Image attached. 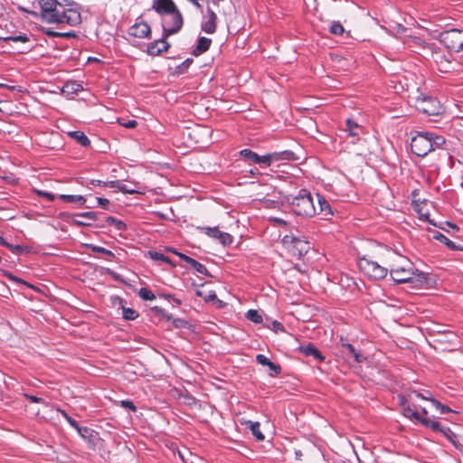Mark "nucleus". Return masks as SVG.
<instances>
[{
	"instance_id": "obj_1",
	"label": "nucleus",
	"mask_w": 463,
	"mask_h": 463,
	"mask_svg": "<svg viewBox=\"0 0 463 463\" xmlns=\"http://www.w3.org/2000/svg\"><path fill=\"white\" fill-rule=\"evenodd\" d=\"M380 261L388 266V272L392 279L397 283H414L416 286L427 282V275L419 272L414 264L405 256L392 250L383 248L380 251Z\"/></svg>"
},
{
	"instance_id": "obj_2",
	"label": "nucleus",
	"mask_w": 463,
	"mask_h": 463,
	"mask_svg": "<svg viewBox=\"0 0 463 463\" xmlns=\"http://www.w3.org/2000/svg\"><path fill=\"white\" fill-rule=\"evenodd\" d=\"M42 18L52 24H80L81 16L77 5L70 0H40Z\"/></svg>"
},
{
	"instance_id": "obj_3",
	"label": "nucleus",
	"mask_w": 463,
	"mask_h": 463,
	"mask_svg": "<svg viewBox=\"0 0 463 463\" xmlns=\"http://www.w3.org/2000/svg\"><path fill=\"white\" fill-rule=\"evenodd\" d=\"M418 400L419 399H416L415 402L417 406H413L409 402V394L407 395V397L400 396L399 401L400 404L402 406V414L411 420H415L420 422L422 425L430 428L433 430L441 431L446 436H449V432H451L449 429L442 430L440 429L439 424L437 421H434L429 418L421 417L420 415V413L416 411L417 408H420L424 415L428 414V411L426 407H423L418 403Z\"/></svg>"
},
{
	"instance_id": "obj_4",
	"label": "nucleus",
	"mask_w": 463,
	"mask_h": 463,
	"mask_svg": "<svg viewBox=\"0 0 463 463\" xmlns=\"http://www.w3.org/2000/svg\"><path fill=\"white\" fill-rule=\"evenodd\" d=\"M445 143V139L440 136H433L431 133H420L412 137L411 148L412 153L418 156H425L435 147H439Z\"/></svg>"
},
{
	"instance_id": "obj_5",
	"label": "nucleus",
	"mask_w": 463,
	"mask_h": 463,
	"mask_svg": "<svg viewBox=\"0 0 463 463\" xmlns=\"http://www.w3.org/2000/svg\"><path fill=\"white\" fill-rule=\"evenodd\" d=\"M292 211L301 216L311 217L317 213V209L314 204L310 193L301 191L298 195L288 197Z\"/></svg>"
},
{
	"instance_id": "obj_6",
	"label": "nucleus",
	"mask_w": 463,
	"mask_h": 463,
	"mask_svg": "<svg viewBox=\"0 0 463 463\" xmlns=\"http://www.w3.org/2000/svg\"><path fill=\"white\" fill-rule=\"evenodd\" d=\"M358 267L366 276L374 279H384L388 274V266L380 261V253L378 260H373L366 257L360 258Z\"/></svg>"
},
{
	"instance_id": "obj_7",
	"label": "nucleus",
	"mask_w": 463,
	"mask_h": 463,
	"mask_svg": "<svg viewBox=\"0 0 463 463\" xmlns=\"http://www.w3.org/2000/svg\"><path fill=\"white\" fill-rule=\"evenodd\" d=\"M282 243L292 255L298 257L307 253L310 249L309 242L304 236L293 233L285 235Z\"/></svg>"
},
{
	"instance_id": "obj_8",
	"label": "nucleus",
	"mask_w": 463,
	"mask_h": 463,
	"mask_svg": "<svg viewBox=\"0 0 463 463\" xmlns=\"http://www.w3.org/2000/svg\"><path fill=\"white\" fill-rule=\"evenodd\" d=\"M416 109L427 115H439L443 111V108L439 100L432 97L420 95L415 101Z\"/></svg>"
},
{
	"instance_id": "obj_9",
	"label": "nucleus",
	"mask_w": 463,
	"mask_h": 463,
	"mask_svg": "<svg viewBox=\"0 0 463 463\" xmlns=\"http://www.w3.org/2000/svg\"><path fill=\"white\" fill-rule=\"evenodd\" d=\"M162 25L165 37L177 33L183 25L182 14L177 9L174 12H171L170 14L162 17Z\"/></svg>"
},
{
	"instance_id": "obj_10",
	"label": "nucleus",
	"mask_w": 463,
	"mask_h": 463,
	"mask_svg": "<svg viewBox=\"0 0 463 463\" xmlns=\"http://www.w3.org/2000/svg\"><path fill=\"white\" fill-rule=\"evenodd\" d=\"M416 399H421V400H425V401H430L432 405L439 411V412L441 414L443 413H447V412H449L451 411V410L441 404L439 401L435 400L433 397H428V396H422L421 394H420V392H416V391H412L409 393V402L413 405V406H417L416 404Z\"/></svg>"
},
{
	"instance_id": "obj_11",
	"label": "nucleus",
	"mask_w": 463,
	"mask_h": 463,
	"mask_svg": "<svg viewBox=\"0 0 463 463\" xmlns=\"http://www.w3.org/2000/svg\"><path fill=\"white\" fill-rule=\"evenodd\" d=\"M153 7L162 17L177 9L172 0H156Z\"/></svg>"
},
{
	"instance_id": "obj_12",
	"label": "nucleus",
	"mask_w": 463,
	"mask_h": 463,
	"mask_svg": "<svg viewBox=\"0 0 463 463\" xmlns=\"http://www.w3.org/2000/svg\"><path fill=\"white\" fill-rule=\"evenodd\" d=\"M203 230L205 231V233L207 235H209L212 238L219 240L222 245H229L232 241V236L229 233L221 232L216 227H214V228L206 227V228H203Z\"/></svg>"
},
{
	"instance_id": "obj_13",
	"label": "nucleus",
	"mask_w": 463,
	"mask_h": 463,
	"mask_svg": "<svg viewBox=\"0 0 463 463\" xmlns=\"http://www.w3.org/2000/svg\"><path fill=\"white\" fill-rule=\"evenodd\" d=\"M269 158L272 165L275 163L281 161H294L297 159V156L293 152L286 150L282 152L269 153Z\"/></svg>"
},
{
	"instance_id": "obj_14",
	"label": "nucleus",
	"mask_w": 463,
	"mask_h": 463,
	"mask_svg": "<svg viewBox=\"0 0 463 463\" xmlns=\"http://www.w3.org/2000/svg\"><path fill=\"white\" fill-rule=\"evenodd\" d=\"M343 354L346 356V358L350 361L351 359L355 363H362L364 361V356L358 353L352 345L344 343L342 344Z\"/></svg>"
},
{
	"instance_id": "obj_15",
	"label": "nucleus",
	"mask_w": 463,
	"mask_h": 463,
	"mask_svg": "<svg viewBox=\"0 0 463 463\" xmlns=\"http://www.w3.org/2000/svg\"><path fill=\"white\" fill-rule=\"evenodd\" d=\"M217 16L215 13L209 9L208 16L202 24V30L207 33H213L216 30Z\"/></svg>"
},
{
	"instance_id": "obj_16",
	"label": "nucleus",
	"mask_w": 463,
	"mask_h": 463,
	"mask_svg": "<svg viewBox=\"0 0 463 463\" xmlns=\"http://www.w3.org/2000/svg\"><path fill=\"white\" fill-rule=\"evenodd\" d=\"M169 48V43L165 40H157L148 44L147 52L151 55H158L163 52H166Z\"/></svg>"
},
{
	"instance_id": "obj_17",
	"label": "nucleus",
	"mask_w": 463,
	"mask_h": 463,
	"mask_svg": "<svg viewBox=\"0 0 463 463\" xmlns=\"http://www.w3.org/2000/svg\"><path fill=\"white\" fill-rule=\"evenodd\" d=\"M150 33V27L146 23H140L131 27V34L135 37L144 38L148 36Z\"/></svg>"
},
{
	"instance_id": "obj_18",
	"label": "nucleus",
	"mask_w": 463,
	"mask_h": 463,
	"mask_svg": "<svg viewBox=\"0 0 463 463\" xmlns=\"http://www.w3.org/2000/svg\"><path fill=\"white\" fill-rule=\"evenodd\" d=\"M173 252L176 253L183 260H184L187 264H189L192 268H194L197 272L201 274H206L207 269L200 262L196 261L195 260L182 254L177 253L176 251L173 250Z\"/></svg>"
},
{
	"instance_id": "obj_19",
	"label": "nucleus",
	"mask_w": 463,
	"mask_h": 463,
	"mask_svg": "<svg viewBox=\"0 0 463 463\" xmlns=\"http://www.w3.org/2000/svg\"><path fill=\"white\" fill-rule=\"evenodd\" d=\"M212 43V40L206 37H200L197 41V44L195 49L193 52V54L198 56L203 52H206Z\"/></svg>"
},
{
	"instance_id": "obj_20",
	"label": "nucleus",
	"mask_w": 463,
	"mask_h": 463,
	"mask_svg": "<svg viewBox=\"0 0 463 463\" xmlns=\"http://www.w3.org/2000/svg\"><path fill=\"white\" fill-rule=\"evenodd\" d=\"M197 296L203 298L205 301L217 300L222 306V301L217 299L216 294L213 290H208L204 286L196 290Z\"/></svg>"
},
{
	"instance_id": "obj_21",
	"label": "nucleus",
	"mask_w": 463,
	"mask_h": 463,
	"mask_svg": "<svg viewBox=\"0 0 463 463\" xmlns=\"http://www.w3.org/2000/svg\"><path fill=\"white\" fill-rule=\"evenodd\" d=\"M300 351L307 355V356H314L316 359H317L318 361H323L324 360V356L321 354V353L319 352L318 349H317L314 345H305V346H301L300 348Z\"/></svg>"
},
{
	"instance_id": "obj_22",
	"label": "nucleus",
	"mask_w": 463,
	"mask_h": 463,
	"mask_svg": "<svg viewBox=\"0 0 463 463\" xmlns=\"http://www.w3.org/2000/svg\"><path fill=\"white\" fill-rule=\"evenodd\" d=\"M245 424L249 426L252 435L255 437L257 440L261 441L265 439L264 435L260 430V422L247 420L245 421Z\"/></svg>"
},
{
	"instance_id": "obj_23",
	"label": "nucleus",
	"mask_w": 463,
	"mask_h": 463,
	"mask_svg": "<svg viewBox=\"0 0 463 463\" xmlns=\"http://www.w3.org/2000/svg\"><path fill=\"white\" fill-rule=\"evenodd\" d=\"M317 203H318V206H319L318 213H321L322 215H324L325 217L331 215L332 211H331L329 203L326 199L320 197L319 195H317Z\"/></svg>"
},
{
	"instance_id": "obj_24",
	"label": "nucleus",
	"mask_w": 463,
	"mask_h": 463,
	"mask_svg": "<svg viewBox=\"0 0 463 463\" xmlns=\"http://www.w3.org/2000/svg\"><path fill=\"white\" fill-rule=\"evenodd\" d=\"M81 90H82V87L80 84H79L75 81H71V82H67L66 84H64L61 90L63 93L70 95V94L78 93Z\"/></svg>"
},
{
	"instance_id": "obj_25",
	"label": "nucleus",
	"mask_w": 463,
	"mask_h": 463,
	"mask_svg": "<svg viewBox=\"0 0 463 463\" xmlns=\"http://www.w3.org/2000/svg\"><path fill=\"white\" fill-rule=\"evenodd\" d=\"M60 198L64 202L80 205L86 203V199L82 195L61 194Z\"/></svg>"
},
{
	"instance_id": "obj_26",
	"label": "nucleus",
	"mask_w": 463,
	"mask_h": 463,
	"mask_svg": "<svg viewBox=\"0 0 463 463\" xmlns=\"http://www.w3.org/2000/svg\"><path fill=\"white\" fill-rule=\"evenodd\" d=\"M433 238L435 240L444 243L446 246H448V248H449L451 250H458L459 249L458 246H456V244L452 241H450L445 235H443L442 233H440L439 232H434Z\"/></svg>"
},
{
	"instance_id": "obj_27",
	"label": "nucleus",
	"mask_w": 463,
	"mask_h": 463,
	"mask_svg": "<svg viewBox=\"0 0 463 463\" xmlns=\"http://www.w3.org/2000/svg\"><path fill=\"white\" fill-rule=\"evenodd\" d=\"M69 136L77 140L83 146H88L90 143L86 135L81 131L69 132Z\"/></svg>"
},
{
	"instance_id": "obj_28",
	"label": "nucleus",
	"mask_w": 463,
	"mask_h": 463,
	"mask_svg": "<svg viewBox=\"0 0 463 463\" xmlns=\"http://www.w3.org/2000/svg\"><path fill=\"white\" fill-rule=\"evenodd\" d=\"M346 129L353 137H356L362 131V128L352 119L346 120Z\"/></svg>"
},
{
	"instance_id": "obj_29",
	"label": "nucleus",
	"mask_w": 463,
	"mask_h": 463,
	"mask_svg": "<svg viewBox=\"0 0 463 463\" xmlns=\"http://www.w3.org/2000/svg\"><path fill=\"white\" fill-rule=\"evenodd\" d=\"M49 412L50 413H61L64 418L65 420L68 421V423L72 427V428H78V423L76 420H74L71 417H70L65 411L63 410H61L59 408L57 409H54V408H51L49 410Z\"/></svg>"
},
{
	"instance_id": "obj_30",
	"label": "nucleus",
	"mask_w": 463,
	"mask_h": 463,
	"mask_svg": "<svg viewBox=\"0 0 463 463\" xmlns=\"http://www.w3.org/2000/svg\"><path fill=\"white\" fill-rule=\"evenodd\" d=\"M247 319L250 320L255 324H260L262 322V316L254 309H250L246 313Z\"/></svg>"
},
{
	"instance_id": "obj_31",
	"label": "nucleus",
	"mask_w": 463,
	"mask_h": 463,
	"mask_svg": "<svg viewBox=\"0 0 463 463\" xmlns=\"http://www.w3.org/2000/svg\"><path fill=\"white\" fill-rule=\"evenodd\" d=\"M150 258L154 260H156V261H163V262H165V263H168V264H171L172 265V262L170 260V259L164 255L163 253L161 252H157V251H149L148 252Z\"/></svg>"
},
{
	"instance_id": "obj_32",
	"label": "nucleus",
	"mask_w": 463,
	"mask_h": 463,
	"mask_svg": "<svg viewBox=\"0 0 463 463\" xmlns=\"http://www.w3.org/2000/svg\"><path fill=\"white\" fill-rule=\"evenodd\" d=\"M240 154L242 157H244L245 159L251 161L253 163H256L257 157L259 156L258 154L251 151L250 149H243L240 152Z\"/></svg>"
},
{
	"instance_id": "obj_33",
	"label": "nucleus",
	"mask_w": 463,
	"mask_h": 463,
	"mask_svg": "<svg viewBox=\"0 0 463 463\" xmlns=\"http://www.w3.org/2000/svg\"><path fill=\"white\" fill-rule=\"evenodd\" d=\"M138 295L144 300H150L151 301V300H154L156 298L155 294L151 290H149V289H147L146 288H141L139 289Z\"/></svg>"
},
{
	"instance_id": "obj_34",
	"label": "nucleus",
	"mask_w": 463,
	"mask_h": 463,
	"mask_svg": "<svg viewBox=\"0 0 463 463\" xmlns=\"http://www.w3.org/2000/svg\"><path fill=\"white\" fill-rule=\"evenodd\" d=\"M137 317L135 310L131 308H123V317L127 320H134Z\"/></svg>"
},
{
	"instance_id": "obj_35",
	"label": "nucleus",
	"mask_w": 463,
	"mask_h": 463,
	"mask_svg": "<svg viewBox=\"0 0 463 463\" xmlns=\"http://www.w3.org/2000/svg\"><path fill=\"white\" fill-rule=\"evenodd\" d=\"M255 164L265 165L267 166H270L271 165V162H270V158H269V154H267V155H264V156H258Z\"/></svg>"
},
{
	"instance_id": "obj_36",
	"label": "nucleus",
	"mask_w": 463,
	"mask_h": 463,
	"mask_svg": "<svg viewBox=\"0 0 463 463\" xmlns=\"http://www.w3.org/2000/svg\"><path fill=\"white\" fill-rule=\"evenodd\" d=\"M344 31L345 30H344L343 25L338 22L334 23L330 28V32L333 34H336V35L342 34L344 33Z\"/></svg>"
},
{
	"instance_id": "obj_37",
	"label": "nucleus",
	"mask_w": 463,
	"mask_h": 463,
	"mask_svg": "<svg viewBox=\"0 0 463 463\" xmlns=\"http://www.w3.org/2000/svg\"><path fill=\"white\" fill-rule=\"evenodd\" d=\"M88 247L90 248L92 250V251L103 253V254H106L109 256H113V253L110 250H109L103 247L95 246V245H89Z\"/></svg>"
},
{
	"instance_id": "obj_38",
	"label": "nucleus",
	"mask_w": 463,
	"mask_h": 463,
	"mask_svg": "<svg viewBox=\"0 0 463 463\" xmlns=\"http://www.w3.org/2000/svg\"><path fill=\"white\" fill-rule=\"evenodd\" d=\"M26 399L33 402H41L44 405V407L49 411L52 407H50L42 398L33 396V395H25Z\"/></svg>"
},
{
	"instance_id": "obj_39",
	"label": "nucleus",
	"mask_w": 463,
	"mask_h": 463,
	"mask_svg": "<svg viewBox=\"0 0 463 463\" xmlns=\"http://www.w3.org/2000/svg\"><path fill=\"white\" fill-rule=\"evenodd\" d=\"M118 189L124 194H135L137 192L136 189L128 188L126 184H121V183L118 184Z\"/></svg>"
},
{
	"instance_id": "obj_40",
	"label": "nucleus",
	"mask_w": 463,
	"mask_h": 463,
	"mask_svg": "<svg viewBox=\"0 0 463 463\" xmlns=\"http://www.w3.org/2000/svg\"><path fill=\"white\" fill-rule=\"evenodd\" d=\"M256 360L260 364L264 366H268L269 364L271 362L268 357L260 354L256 356Z\"/></svg>"
},
{
	"instance_id": "obj_41",
	"label": "nucleus",
	"mask_w": 463,
	"mask_h": 463,
	"mask_svg": "<svg viewBox=\"0 0 463 463\" xmlns=\"http://www.w3.org/2000/svg\"><path fill=\"white\" fill-rule=\"evenodd\" d=\"M35 192L39 196L45 197L51 202L54 201V199H55V195L51 193L41 191V190H36Z\"/></svg>"
},
{
	"instance_id": "obj_42",
	"label": "nucleus",
	"mask_w": 463,
	"mask_h": 463,
	"mask_svg": "<svg viewBox=\"0 0 463 463\" xmlns=\"http://www.w3.org/2000/svg\"><path fill=\"white\" fill-rule=\"evenodd\" d=\"M5 40L7 41H13V42H22L26 43L28 41V38L26 35H17V36H12L8 37Z\"/></svg>"
},
{
	"instance_id": "obj_43",
	"label": "nucleus",
	"mask_w": 463,
	"mask_h": 463,
	"mask_svg": "<svg viewBox=\"0 0 463 463\" xmlns=\"http://www.w3.org/2000/svg\"><path fill=\"white\" fill-rule=\"evenodd\" d=\"M268 367L269 368V370L275 374H279L280 372H281V368L279 365L278 364H275L274 363L270 362L268 365Z\"/></svg>"
},
{
	"instance_id": "obj_44",
	"label": "nucleus",
	"mask_w": 463,
	"mask_h": 463,
	"mask_svg": "<svg viewBox=\"0 0 463 463\" xmlns=\"http://www.w3.org/2000/svg\"><path fill=\"white\" fill-rule=\"evenodd\" d=\"M121 406L127 409H130L131 411H135L137 410L136 406L131 401L125 400L121 401Z\"/></svg>"
},
{
	"instance_id": "obj_45",
	"label": "nucleus",
	"mask_w": 463,
	"mask_h": 463,
	"mask_svg": "<svg viewBox=\"0 0 463 463\" xmlns=\"http://www.w3.org/2000/svg\"><path fill=\"white\" fill-rule=\"evenodd\" d=\"M120 124L122 126H124L125 128H134L137 127V122L134 119H131V120H128L127 122H120Z\"/></svg>"
},
{
	"instance_id": "obj_46",
	"label": "nucleus",
	"mask_w": 463,
	"mask_h": 463,
	"mask_svg": "<svg viewBox=\"0 0 463 463\" xmlns=\"http://www.w3.org/2000/svg\"><path fill=\"white\" fill-rule=\"evenodd\" d=\"M6 247L9 248L14 253H20L23 251V248L20 245L6 244Z\"/></svg>"
},
{
	"instance_id": "obj_47",
	"label": "nucleus",
	"mask_w": 463,
	"mask_h": 463,
	"mask_svg": "<svg viewBox=\"0 0 463 463\" xmlns=\"http://www.w3.org/2000/svg\"><path fill=\"white\" fill-rule=\"evenodd\" d=\"M75 430H77L78 433L81 436V437H85L86 434L89 433V429L87 427H80L78 425V428H74Z\"/></svg>"
},
{
	"instance_id": "obj_48",
	"label": "nucleus",
	"mask_w": 463,
	"mask_h": 463,
	"mask_svg": "<svg viewBox=\"0 0 463 463\" xmlns=\"http://www.w3.org/2000/svg\"><path fill=\"white\" fill-rule=\"evenodd\" d=\"M80 216L87 218V219L91 220V221H95L96 220V213H93V212L84 213L80 214Z\"/></svg>"
},
{
	"instance_id": "obj_49",
	"label": "nucleus",
	"mask_w": 463,
	"mask_h": 463,
	"mask_svg": "<svg viewBox=\"0 0 463 463\" xmlns=\"http://www.w3.org/2000/svg\"><path fill=\"white\" fill-rule=\"evenodd\" d=\"M109 220H110L111 222H115L116 224V227L118 229V230H121L123 228H125V223L122 222L121 221H116L115 219L113 218H109Z\"/></svg>"
},
{
	"instance_id": "obj_50",
	"label": "nucleus",
	"mask_w": 463,
	"mask_h": 463,
	"mask_svg": "<svg viewBox=\"0 0 463 463\" xmlns=\"http://www.w3.org/2000/svg\"><path fill=\"white\" fill-rule=\"evenodd\" d=\"M173 325L175 326V327H182V326H184L185 325V322L184 320L183 319H174L173 321Z\"/></svg>"
},
{
	"instance_id": "obj_51",
	"label": "nucleus",
	"mask_w": 463,
	"mask_h": 463,
	"mask_svg": "<svg viewBox=\"0 0 463 463\" xmlns=\"http://www.w3.org/2000/svg\"><path fill=\"white\" fill-rule=\"evenodd\" d=\"M98 203L102 207H106L109 204V200L101 197L97 198Z\"/></svg>"
},
{
	"instance_id": "obj_52",
	"label": "nucleus",
	"mask_w": 463,
	"mask_h": 463,
	"mask_svg": "<svg viewBox=\"0 0 463 463\" xmlns=\"http://www.w3.org/2000/svg\"><path fill=\"white\" fill-rule=\"evenodd\" d=\"M418 213H420V216L421 219L429 220V213L423 212L422 209H417Z\"/></svg>"
},
{
	"instance_id": "obj_53",
	"label": "nucleus",
	"mask_w": 463,
	"mask_h": 463,
	"mask_svg": "<svg viewBox=\"0 0 463 463\" xmlns=\"http://www.w3.org/2000/svg\"><path fill=\"white\" fill-rule=\"evenodd\" d=\"M118 184H120V182H118V181H111V182L106 184V185L109 186V187H117L118 188Z\"/></svg>"
},
{
	"instance_id": "obj_54",
	"label": "nucleus",
	"mask_w": 463,
	"mask_h": 463,
	"mask_svg": "<svg viewBox=\"0 0 463 463\" xmlns=\"http://www.w3.org/2000/svg\"><path fill=\"white\" fill-rule=\"evenodd\" d=\"M302 456H303V454H302V452H301L300 450H297V451H295V457H296V459H298V460H301Z\"/></svg>"
},
{
	"instance_id": "obj_55",
	"label": "nucleus",
	"mask_w": 463,
	"mask_h": 463,
	"mask_svg": "<svg viewBox=\"0 0 463 463\" xmlns=\"http://www.w3.org/2000/svg\"><path fill=\"white\" fill-rule=\"evenodd\" d=\"M272 221L277 222H279V223H282V224H285V223H286L283 220H281V219H278V218H274V219H272Z\"/></svg>"
},
{
	"instance_id": "obj_56",
	"label": "nucleus",
	"mask_w": 463,
	"mask_h": 463,
	"mask_svg": "<svg viewBox=\"0 0 463 463\" xmlns=\"http://www.w3.org/2000/svg\"><path fill=\"white\" fill-rule=\"evenodd\" d=\"M274 327H275L276 329H281V328H282V326H281L279 323H278V322H274Z\"/></svg>"
},
{
	"instance_id": "obj_57",
	"label": "nucleus",
	"mask_w": 463,
	"mask_h": 463,
	"mask_svg": "<svg viewBox=\"0 0 463 463\" xmlns=\"http://www.w3.org/2000/svg\"><path fill=\"white\" fill-rule=\"evenodd\" d=\"M0 244L6 246V244H8V243L4 240V238L0 237Z\"/></svg>"
},
{
	"instance_id": "obj_58",
	"label": "nucleus",
	"mask_w": 463,
	"mask_h": 463,
	"mask_svg": "<svg viewBox=\"0 0 463 463\" xmlns=\"http://www.w3.org/2000/svg\"><path fill=\"white\" fill-rule=\"evenodd\" d=\"M463 51V42L459 44L458 52Z\"/></svg>"
},
{
	"instance_id": "obj_59",
	"label": "nucleus",
	"mask_w": 463,
	"mask_h": 463,
	"mask_svg": "<svg viewBox=\"0 0 463 463\" xmlns=\"http://www.w3.org/2000/svg\"><path fill=\"white\" fill-rule=\"evenodd\" d=\"M75 222L79 225H85L86 223H84L82 221H75Z\"/></svg>"
},
{
	"instance_id": "obj_60",
	"label": "nucleus",
	"mask_w": 463,
	"mask_h": 463,
	"mask_svg": "<svg viewBox=\"0 0 463 463\" xmlns=\"http://www.w3.org/2000/svg\"><path fill=\"white\" fill-rule=\"evenodd\" d=\"M422 396H428V397H432L429 392H426V393H420Z\"/></svg>"
},
{
	"instance_id": "obj_61",
	"label": "nucleus",
	"mask_w": 463,
	"mask_h": 463,
	"mask_svg": "<svg viewBox=\"0 0 463 463\" xmlns=\"http://www.w3.org/2000/svg\"><path fill=\"white\" fill-rule=\"evenodd\" d=\"M448 225H449V226H450V227H452V228H454V229L456 228V226H455V225H453V224H451L450 222H448Z\"/></svg>"
},
{
	"instance_id": "obj_62",
	"label": "nucleus",
	"mask_w": 463,
	"mask_h": 463,
	"mask_svg": "<svg viewBox=\"0 0 463 463\" xmlns=\"http://www.w3.org/2000/svg\"><path fill=\"white\" fill-rule=\"evenodd\" d=\"M190 62H192V61H190V60H186V61H184V63H186V64H189Z\"/></svg>"
}]
</instances>
